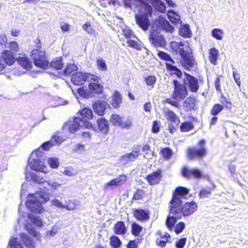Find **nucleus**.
Here are the masks:
<instances>
[{
    "mask_svg": "<svg viewBox=\"0 0 248 248\" xmlns=\"http://www.w3.org/2000/svg\"><path fill=\"white\" fill-rule=\"evenodd\" d=\"M41 150L42 148H38L31 154L25 170L26 180L38 184H46L45 175L48 172L45 165L46 154Z\"/></svg>",
    "mask_w": 248,
    "mask_h": 248,
    "instance_id": "obj_1",
    "label": "nucleus"
},
{
    "mask_svg": "<svg viewBox=\"0 0 248 248\" xmlns=\"http://www.w3.org/2000/svg\"><path fill=\"white\" fill-rule=\"evenodd\" d=\"M189 189L185 187L178 186L173 192L172 198L170 202V214L165 224L169 231H172L178 219L180 218V206L182 199H187L190 197Z\"/></svg>",
    "mask_w": 248,
    "mask_h": 248,
    "instance_id": "obj_2",
    "label": "nucleus"
},
{
    "mask_svg": "<svg viewBox=\"0 0 248 248\" xmlns=\"http://www.w3.org/2000/svg\"><path fill=\"white\" fill-rule=\"evenodd\" d=\"M155 28L153 26L150 29L149 40L155 48L164 47L167 43L166 39L163 34L158 31V30L172 32L174 29L169 22L162 16H159L158 19L155 20Z\"/></svg>",
    "mask_w": 248,
    "mask_h": 248,
    "instance_id": "obj_3",
    "label": "nucleus"
},
{
    "mask_svg": "<svg viewBox=\"0 0 248 248\" xmlns=\"http://www.w3.org/2000/svg\"><path fill=\"white\" fill-rule=\"evenodd\" d=\"M79 116L75 117L72 121L70 120L64 125L63 131H68L73 134L78 131L81 127L87 129L93 128V125L88 120L93 118V111L91 108H84L79 110Z\"/></svg>",
    "mask_w": 248,
    "mask_h": 248,
    "instance_id": "obj_4",
    "label": "nucleus"
},
{
    "mask_svg": "<svg viewBox=\"0 0 248 248\" xmlns=\"http://www.w3.org/2000/svg\"><path fill=\"white\" fill-rule=\"evenodd\" d=\"M41 190L34 194L29 195L26 202V206L32 212L41 214L44 208L42 205L46 203L49 199L51 192L48 188L44 186V189L40 188Z\"/></svg>",
    "mask_w": 248,
    "mask_h": 248,
    "instance_id": "obj_5",
    "label": "nucleus"
},
{
    "mask_svg": "<svg viewBox=\"0 0 248 248\" xmlns=\"http://www.w3.org/2000/svg\"><path fill=\"white\" fill-rule=\"evenodd\" d=\"M18 225L22 224L29 234L33 237H37L38 232L34 228L33 224L36 226H43L42 220L39 217L34 216L28 212H23L17 220Z\"/></svg>",
    "mask_w": 248,
    "mask_h": 248,
    "instance_id": "obj_6",
    "label": "nucleus"
},
{
    "mask_svg": "<svg viewBox=\"0 0 248 248\" xmlns=\"http://www.w3.org/2000/svg\"><path fill=\"white\" fill-rule=\"evenodd\" d=\"M88 81V89H85L84 87H80L77 89V93L81 97L88 98H92L94 94H100L103 92V86L101 84V78L93 75Z\"/></svg>",
    "mask_w": 248,
    "mask_h": 248,
    "instance_id": "obj_7",
    "label": "nucleus"
},
{
    "mask_svg": "<svg viewBox=\"0 0 248 248\" xmlns=\"http://www.w3.org/2000/svg\"><path fill=\"white\" fill-rule=\"evenodd\" d=\"M143 5V10L135 16L137 24L143 31H147L150 26V21L149 19L152 16L153 8L145 0H137Z\"/></svg>",
    "mask_w": 248,
    "mask_h": 248,
    "instance_id": "obj_8",
    "label": "nucleus"
},
{
    "mask_svg": "<svg viewBox=\"0 0 248 248\" xmlns=\"http://www.w3.org/2000/svg\"><path fill=\"white\" fill-rule=\"evenodd\" d=\"M31 56L36 66L44 69L49 67V61L46 58L44 49H33Z\"/></svg>",
    "mask_w": 248,
    "mask_h": 248,
    "instance_id": "obj_9",
    "label": "nucleus"
},
{
    "mask_svg": "<svg viewBox=\"0 0 248 248\" xmlns=\"http://www.w3.org/2000/svg\"><path fill=\"white\" fill-rule=\"evenodd\" d=\"M172 83L174 86V90L171 94L172 98L179 101L185 99L188 94L187 88L184 84H182L176 79H173Z\"/></svg>",
    "mask_w": 248,
    "mask_h": 248,
    "instance_id": "obj_10",
    "label": "nucleus"
},
{
    "mask_svg": "<svg viewBox=\"0 0 248 248\" xmlns=\"http://www.w3.org/2000/svg\"><path fill=\"white\" fill-rule=\"evenodd\" d=\"M180 56L181 58L182 65L186 70H190L196 63L191 51L182 50Z\"/></svg>",
    "mask_w": 248,
    "mask_h": 248,
    "instance_id": "obj_11",
    "label": "nucleus"
},
{
    "mask_svg": "<svg viewBox=\"0 0 248 248\" xmlns=\"http://www.w3.org/2000/svg\"><path fill=\"white\" fill-rule=\"evenodd\" d=\"M93 75L90 73L78 72L72 76L71 80L74 85L80 86L84 84L86 81L88 82L92 77H93Z\"/></svg>",
    "mask_w": 248,
    "mask_h": 248,
    "instance_id": "obj_12",
    "label": "nucleus"
},
{
    "mask_svg": "<svg viewBox=\"0 0 248 248\" xmlns=\"http://www.w3.org/2000/svg\"><path fill=\"white\" fill-rule=\"evenodd\" d=\"M185 78H183V84L188 87L191 93H196L199 89V84L198 79L194 76L184 72Z\"/></svg>",
    "mask_w": 248,
    "mask_h": 248,
    "instance_id": "obj_13",
    "label": "nucleus"
},
{
    "mask_svg": "<svg viewBox=\"0 0 248 248\" xmlns=\"http://www.w3.org/2000/svg\"><path fill=\"white\" fill-rule=\"evenodd\" d=\"M205 140H201L199 142V148H189L188 150L189 158L192 159L194 157L202 158L206 154V149L204 147Z\"/></svg>",
    "mask_w": 248,
    "mask_h": 248,
    "instance_id": "obj_14",
    "label": "nucleus"
},
{
    "mask_svg": "<svg viewBox=\"0 0 248 248\" xmlns=\"http://www.w3.org/2000/svg\"><path fill=\"white\" fill-rule=\"evenodd\" d=\"M182 204V203L180 206V213H181L184 216L191 215L197 209V204L194 202H186L183 206Z\"/></svg>",
    "mask_w": 248,
    "mask_h": 248,
    "instance_id": "obj_15",
    "label": "nucleus"
},
{
    "mask_svg": "<svg viewBox=\"0 0 248 248\" xmlns=\"http://www.w3.org/2000/svg\"><path fill=\"white\" fill-rule=\"evenodd\" d=\"M182 174L186 178L193 177L195 178H201L202 176V172L199 169H189L187 167H184L182 170Z\"/></svg>",
    "mask_w": 248,
    "mask_h": 248,
    "instance_id": "obj_16",
    "label": "nucleus"
},
{
    "mask_svg": "<svg viewBox=\"0 0 248 248\" xmlns=\"http://www.w3.org/2000/svg\"><path fill=\"white\" fill-rule=\"evenodd\" d=\"M127 176L125 174H122L119 177L112 179L108 182L104 186V189H106L108 187L114 188L123 185L126 181Z\"/></svg>",
    "mask_w": 248,
    "mask_h": 248,
    "instance_id": "obj_17",
    "label": "nucleus"
},
{
    "mask_svg": "<svg viewBox=\"0 0 248 248\" xmlns=\"http://www.w3.org/2000/svg\"><path fill=\"white\" fill-rule=\"evenodd\" d=\"M62 137L59 136H54L52 137L51 140L47 141L43 143L39 148H42V152H45L44 151H47L50 147H52L54 144L52 142L55 143L60 144L64 141Z\"/></svg>",
    "mask_w": 248,
    "mask_h": 248,
    "instance_id": "obj_18",
    "label": "nucleus"
},
{
    "mask_svg": "<svg viewBox=\"0 0 248 248\" xmlns=\"http://www.w3.org/2000/svg\"><path fill=\"white\" fill-rule=\"evenodd\" d=\"M162 178V170L158 169L153 173L147 175L146 178L147 182L151 185H155L158 184Z\"/></svg>",
    "mask_w": 248,
    "mask_h": 248,
    "instance_id": "obj_19",
    "label": "nucleus"
},
{
    "mask_svg": "<svg viewBox=\"0 0 248 248\" xmlns=\"http://www.w3.org/2000/svg\"><path fill=\"white\" fill-rule=\"evenodd\" d=\"M140 155V152L133 150L130 153H127L121 156V162L123 164H126L130 161H134Z\"/></svg>",
    "mask_w": 248,
    "mask_h": 248,
    "instance_id": "obj_20",
    "label": "nucleus"
},
{
    "mask_svg": "<svg viewBox=\"0 0 248 248\" xmlns=\"http://www.w3.org/2000/svg\"><path fill=\"white\" fill-rule=\"evenodd\" d=\"M0 57H2L4 61V63L6 65H12L16 61V58L14 56V53L10 50H4L1 53V56H0Z\"/></svg>",
    "mask_w": 248,
    "mask_h": 248,
    "instance_id": "obj_21",
    "label": "nucleus"
},
{
    "mask_svg": "<svg viewBox=\"0 0 248 248\" xmlns=\"http://www.w3.org/2000/svg\"><path fill=\"white\" fill-rule=\"evenodd\" d=\"M108 104L103 101H98L93 104L94 111L98 115L102 116L104 114Z\"/></svg>",
    "mask_w": 248,
    "mask_h": 248,
    "instance_id": "obj_22",
    "label": "nucleus"
},
{
    "mask_svg": "<svg viewBox=\"0 0 248 248\" xmlns=\"http://www.w3.org/2000/svg\"><path fill=\"white\" fill-rule=\"evenodd\" d=\"M134 216L137 220L144 221L149 219V215L147 210L136 209L134 211Z\"/></svg>",
    "mask_w": 248,
    "mask_h": 248,
    "instance_id": "obj_23",
    "label": "nucleus"
},
{
    "mask_svg": "<svg viewBox=\"0 0 248 248\" xmlns=\"http://www.w3.org/2000/svg\"><path fill=\"white\" fill-rule=\"evenodd\" d=\"M195 99L192 97H187L183 103L185 111L190 113L195 109Z\"/></svg>",
    "mask_w": 248,
    "mask_h": 248,
    "instance_id": "obj_24",
    "label": "nucleus"
},
{
    "mask_svg": "<svg viewBox=\"0 0 248 248\" xmlns=\"http://www.w3.org/2000/svg\"><path fill=\"white\" fill-rule=\"evenodd\" d=\"M176 63V62L173 61V62L167 63L166 66L167 70L169 72L170 75H175L178 78H181L183 74L181 70L179 69L176 65L174 64Z\"/></svg>",
    "mask_w": 248,
    "mask_h": 248,
    "instance_id": "obj_25",
    "label": "nucleus"
},
{
    "mask_svg": "<svg viewBox=\"0 0 248 248\" xmlns=\"http://www.w3.org/2000/svg\"><path fill=\"white\" fill-rule=\"evenodd\" d=\"M114 233L117 235H124L126 233L127 228L124 221H118L113 227Z\"/></svg>",
    "mask_w": 248,
    "mask_h": 248,
    "instance_id": "obj_26",
    "label": "nucleus"
},
{
    "mask_svg": "<svg viewBox=\"0 0 248 248\" xmlns=\"http://www.w3.org/2000/svg\"><path fill=\"white\" fill-rule=\"evenodd\" d=\"M97 126L100 131L104 134L108 133L109 129V125L106 119L101 117L97 120Z\"/></svg>",
    "mask_w": 248,
    "mask_h": 248,
    "instance_id": "obj_27",
    "label": "nucleus"
},
{
    "mask_svg": "<svg viewBox=\"0 0 248 248\" xmlns=\"http://www.w3.org/2000/svg\"><path fill=\"white\" fill-rule=\"evenodd\" d=\"M164 112L165 113V117L169 121L178 124L180 123V120L173 111L170 110V109L166 108L164 109Z\"/></svg>",
    "mask_w": 248,
    "mask_h": 248,
    "instance_id": "obj_28",
    "label": "nucleus"
},
{
    "mask_svg": "<svg viewBox=\"0 0 248 248\" xmlns=\"http://www.w3.org/2000/svg\"><path fill=\"white\" fill-rule=\"evenodd\" d=\"M64 65L62 57H58L53 59L50 63L49 62V67L54 68L56 70L61 69Z\"/></svg>",
    "mask_w": 248,
    "mask_h": 248,
    "instance_id": "obj_29",
    "label": "nucleus"
},
{
    "mask_svg": "<svg viewBox=\"0 0 248 248\" xmlns=\"http://www.w3.org/2000/svg\"><path fill=\"white\" fill-rule=\"evenodd\" d=\"M170 44L172 51L175 52L176 54L178 53L179 55H181V51L185 50L183 48L184 44L182 42H177L176 41H172L170 42Z\"/></svg>",
    "mask_w": 248,
    "mask_h": 248,
    "instance_id": "obj_30",
    "label": "nucleus"
},
{
    "mask_svg": "<svg viewBox=\"0 0 248 248\" xmlns=\"http://www.w3.org/2000/svg\"><path fill=\"white\" fill-rule=\"evenodd\" d=\"M18 63L24 68L29 69L32 67V63L27 57H18L16 59Z\"/></svg>",
    "mask_w": 248,
    "mask_h": 248,
    "instance_id": "obj_31",
    "label": "nucleus"
},
{
    "mask_svg": "<svg viewBox=\"0 0 248 248\" xmlns=\"http://www.w3.org/2000/svg\"><path fill=\"white\" fill-rule=\"evenodd\" d=\"M21 238L23 243L28 248H34V244L32 238L25 233H22Z\"/></svg>",
    "mask_w": 248,
    "mask_h": 248,
    "instance_id": "obj_32",
    "label": "nucleus"
},
{
    "mask_svg": "<svg viewBox=\"0 0 248 248\" xmlns=\"http://www.w3.org/2000/svg\"><path fill=\"white\" fill-rule=\"evenodd\" d=\"M179 34L184 37H190L191 34V31L190 28L187 24H183L181 26L179 30Z\"/></svg>",
    "mask_w": 248,
    "mask_h": 248,
    "instance_id": "obj_33",
    "label": "nucleus"
},
{
    "mask_svg": "<svg viewBox=\"0 0 248 248\" xmlns=\"http://www.w3.org/2000/svg\"><path fill=\"white\" fill-rule=\"evenodd\" d=\"M218 57V51L215 47H213L209 50V60L210 62L216 65Z\"/></svg>",
    "mask_w": 248,
    "mask_h": 248,
    "instance_id": "obj_34",
    "label": "nucleus"
},
{
    "mask_svg": "<svg viewBox=\"0 0 248 248\" xmlns=\"http://www.w3.org/2000/svg\"><path fill=\"white\" fill-rule=\"evenodd\" d=\"M168 19L173 24H178L181 22L180 16L174 10H171L168 15Z\"/></svg>",
    "mask_w": 248,
    "mask_h": 248,
    "instance_id": "obj_35",
    "label": "nucleus"
},
{
    "mask_svg": "<svg viewBox=\"0 0 248 248\" xmlns=\"http://www.w3.org/2000/svg\"><path fill=\"white\" fill-rule=\"evenodd\" d=\"M8 245L10 248H23L21 240L17 237L11 238L9 242Z\"/></svg>",
    "mask_w": 248,
    "mask_h": 248,
    "instance_id": "obj_36",
    "label": "nucleus"
},
{
    "mask_svg": "<svg viewBox=\"0 0 248 248\" xmlns=\"http://www.w3.org/2000/svg\"><path fill=\"white\" fill-rule=\"evenodd\" d=\"M122 103L121 94L117 91H116L113 95L112 105L114 108H118Z\"/></svg>",
    "mask_w": 248,
    "mask_h": 248,
    "instance_id": "obj_37",
    "label": "nucleus"
},
{
    "mask_svg": "<svg viewBox=\"0 0 248 248\" xmlns=\"http://www.w3.org/2000/svg\"><path fill=\"white\" fill-rule=\"evenodd\" d=\"M110 245L112 248H119L122 245V242L117 236L112 235L110 238Z\"/></svg>",
    "mask_w": 248,
    "mask_h": 248,
    "instance_id": "obj_38",
    "label": "nucleus"
},
{
    "mask_svg": "<svg viewBox=\"0 0 248 248\" xmlns=\"http://www.w3.org/2000/svg\"><path fill=\"white\" fill-rule=\"evenodd\" d=\"M78 67L77 65L74 63H68L63 70V74L67 76L72 74L73 72L77 71Z\"/></svg>",
    "mask_w": 248,
    "mask_h": 248,
    "instance_id": "obj_39",
    "label": "nucleus"
},
{
    "mask_svg": "<svg viewBox=\"0 0 248 248\" xmlns=\"http://www.w3.org/2000/svg\"><path fill=\"white\" fill-rule=\"evenodd\" d=\"M158 56L162 60H164L166 61V66L167 63H170V62H173L174 60L171 58V57L167 52L158 51Z\"/></svg>",
    "mask_w": 248,
    "mask_h": 248,
    "instance_id": "obj_40",
    "label": "nucleus"
},
{
    "mask_svg": "<svg viewBox=\"0 0 248 248\" xmlns=\"http://www.w3.org/2000/svg\"><path fill=\"white\" fill-rule=\"evenodd\" d=\"M142 229V227L136 222L133 223L131 225V232L135 236H139Z\"/></svg>",
    "mask_w": 248,
    "mask_h": 248,
    "instance_id": "obj_41",
    "label": "nucleus"
},
{
    "mask_svg": "<svg viewBox=\"0 0 248 248\" xmlns=\"http://www.w3.org/2000/svg\"><path fill=\"white\" fill-rule=\"evenodd\" d=\"M194 128V125L190 122L182 123L180 126V131L183 132H188Z\"/></svg>",
    "mask_w": 248,
    "mask_h": 248,
    "instance_id": "obj_42",
    "label": "nucleus"
},
{
    "mask_svg": "<svg viewBox=\"0 0 248 248\" xmlns=\"http://www.w3.org/2000/svg\"><path fill=\"white\" fill-rule=\"evenodd\" d=\"M223 109V106L220 104H215L210 111L211 115L217 116Z\"/></svg>",
    "mask_w": 248,
    "mask_h": 248,
    "instance_id": "obj_43",
    "label": "nucleus"
},
{
    "mask_svg": "<svg viewBox=\"0 0 248 248\" xmlns=\"http://www.w3.org/2000/svg\"><path fill=\"white\" fill-rule=\"evenodd\" d=\"M161 153L163 157L166 160L169 159L173 154L172 150L169 147L162 148L161 150Z\"/></svg>",
    "mask_w": 248,
    "mask_h": 248,
    "instance_id": "obj_44",
    "label": "nucleus"
},
{
    "mask_svg": "<svg viewBox=\"0 0 248 248\" xmlns=\"http://www.w3.org/2000/svg\"><path fill=\"white\" fill-rule=\"evenodd\" d=\"M211 34L217 40H221L223 38V31L221 29L216 28L212 30Z\"/></svg>",
    "mask_w": 248,
    "mask_h": 248,
    "instance_id": "obj_45",
    "label": "nucleus"
},
{
    "mask_svg": "<svg viewBox=\"0 0 248 248\" xmlns=\"http://www.w3.org/2000/svg\"><path fill=\"white\" fill-rule=\"evenodd\" d=\"M213 188L212 187H207L202 188L200 190L199 194L200 198H205L209 197Z\"/></svg>",
    "mask_w": 248,
    "mask_h": 248,
    "instance_id": "obj_46",
    "label": "nucleus"
},
{
    "mask_svg": "<svg viewBox=\"0 0 248 248\" xmlns=\"http://www.w3.org/2000/svg\"><path fill=\"white\" fill-rule=\"evenodd\" d=\"M122 120V118L118 114H112L111 116V123L115 125L120 126Z\"/></svg>",
    "mask_w": 248,
    "mask_h": 248,
    "instance_id": "obj_47",
    "label": "nucleus"
},
{
    "mask_svg": "<svg viewBox=\"0 0 248 248\" xmlns=\"http://www.w3.org/2000/svg\"><path fill=\"white\" fill-rule=\"evenodd\" d=\"M96 62L98 69L99 70L105 71L107 70V65L102 58L97 59Z\"/></svg>",
    "mask_w": 248,
    "mask_h": 248,
    "instance_id": "obj_48",
    "label": "nucleus"
},
{
    "mask_svg": "<svg viewBox=\"0 0 248 248\" xmlns=\"http://www.w3.org/2000/svg\"><path fill=\"white\" fill-rule=\"evenodd\" d=\"M186 227V224L184 222H179L177 224H176L175 226L173 229L174 230V232L176 234H179L181 233L183 230L185 229Z\"/></svg>",
    "mask_w": 248,
    "mask_h": 248,
    "instance_id": "obj_49",
    "label": "nucleus"
},
{
    "mask_svg": "<svg viewBox=\"0 0 248 248\" xmlns=\"http://www.w3.org/2000/svg\"><path fill=\"white\" fill-rule=\"evenodd\" d=\"M47 162L51 168L56 169L59 165V159L56 157L48 158Z\"/></svg>",
    "mask_w": 248,
    "mask_h": 248,
    "instance_id": "obj_50",
    "label": "nucleus"
},
{
    "mask_svg": "<svg viewBox=\"0 0 248 248\" xmlns=\"http://www.w3.org/2000/svg\"><path fill=\"white\" fill-rule=\"evenodd\" d=\"M144 195V192L142 189H138L134 194L133 200H141Z\"/></svg>",
    "mask_w": 248,
    "mask_h": 248,
    "instance_id": "obj_51",
    "label": "nucleus"
},
{
    "mask_svg": "<svg viewBox=\"0 0 248 248\" xmlns=\"http://www.w3.org/2000/svg\"><path fill=\"white\" fill-rule=\"evenodd\" d=\"M52 204L56 206L57 207L64 209L66 208L67 210H71L68 206L63 205L62 202L58 199H54L52 201Z\"/></svg>",
    "mask_w": 248,
    "mask_h": 248,
    "instance_id": "obj_52",
    "label": "nucleus"
},
{
    "mask_svg": "<svg viewBox=\"0 0 248 248\" xmlns=\"http://www.w3.org/2000/svg\"><path fill=\"white\" fill-rule=\"evenodd\" d=\"M146 84L148 86H153L156 81V78L154 76H149L145 78Z\"/></svg>",
    "mask_w": 248,
    "mask_h": 248,
    "instance_id": "obj_53",
    "label": "nucleus"
},
{
    "mask_svg": "<svg viewBox=\"0 0 248 248\" xmlns=\"http://www.w3.org/2000/svg\"><path fill=\"white\" fill-rule=\"evenodd\" d=\"M186 242V238L183 237L175 242V247L176 248H184Z\"/></svg>",
    "mask_w": 248,
    "mask_h": 248,
    "instance_id": "obj_54",
    "label": "nucleus"
},
{
    "mask_svg": "<svg viewBox=\"0 0 248 248\" xmlns=\"http://www.w3.org/2000/svg\"><path fill=\"white\" fill-rule=\"evenodd\" d=\"M232 69L233 70L232 73V76L233 79L236 83V84L239 86L240 87L241 85V81L240 80V75L239 74L236 72V68L234 67H232Z\"/></svg>",
    "mask_w": 248,
    "mask_h": 248,
    "instance_id": "obj_55",
    "label": "nucleus"
},
{
    "mask_svg": "<svg viewBox=\"0 0 248 248\" xmlns=\"http://www.w3.org/2000/svg\"><path fill=\"white\" fill-rule=\"evenodd\" d=\"M229 171L231 174V176L234 179H235L237 177V174L235 170V166L232 164H230L228 166Z\"/></svg>",
    "mask_w": 248,
    "mask_h": 248,
    "instance_id": "obj_56",
    "label": "nucleus"
},
{
    "mask_svg": "<svg viewBox=\"0 0 248 248\" xmlns=\"http://www.w3.org/2000/svg\"><path fill=\"white\" fill-rule=\"evenodd\" d=\"M132 126V123L130 120H127L126 121H124L122 119V123L120 125V127H122V128H125L128 129L131 126Z\"/></svg>",
    "mask_w": 248,
    "mask_h": 248,
    "instance_id": "obj_57",
    "label": "nucleus"
},
{
    "mask_svg": "<svg viewBox=\"0 0 248 248\" xmlns=\"http://www.w3.org/2000/svg\"><path fill=\"white\" fill-rule=\"evenodd\" d=\"M160 126L159 124L157 121H155L153 122L152 131L153 133L157 134L159 132Z\"/></svg>",
    "mask_w": 248,
    "mask_h": 248,
    "instance_id": "obj_58",
    "label": "nucleus"
},
{
    "mask_svg": "<svg viewBox=\"0 0 248 248\" xmlns=\"http://www.w3.org/2000/svg\"><path fill=\"white\" fill-rule=\"evenodd\" d=\"M46 185L54 189H56L61 186L58 182L52 181H46Z\"/></svg>",
    "mask_w": 248,
    "mask_h": 248,
    "instance_id": "obj_59",
    "label": "nucleus"
},
{
    "mask_svg": "<svg viewBox=\"0 0 248 248\" xmlns=\"http://www.w3.org/2000/svg\"><path fill=\"white\" fill-rule=\"evenodd\" d=\"M9 48L15 52H17L19 49L18 44L15 41H12L10 43Z\"/></svg>",
    "mask_w": 248,
    "mask_h": 248,
    "instance_id": "obj_60",
    "label": "nucleus"
},
{
    "mask_svg": "<svg viewBox=\"0 0 248 248\" xmlns=\"http://www.w3.org/2000/svg\"><path fill=\"white\" fill-rule=\"evenodd\" d=\"M179 100H173L171 98H167L165 100L166 103L170 104L176 108L179 107Z\"/></svg>",
    "mask_w": 248,
    "mask_h": 248,
    "instance_id": "obj_61",
    "label": "nucleus"
},
{
    "mask_svg": "<svg viewBox=\"0 0 248 248\" xmlns=\"http://www.w3.org/2000/svg\"><path fill=\"white\" fill-rule=\"evenodd\" d=\"M127 43L128 44V46L131 47L138 49L139 48V45L136 41L132 40V39H128L127 41Z\"/></svg>",
    "mask_w": 248,
    "mask_h": 248,
    "instance_id": "obj_62",
    "label": "nucleus"
},
{
    "mask_svg": "<svg viewBox=\"0 0 248 248\" xmlns=\"http://www.w3.org/2000/svg\"><path fill=\"white\" fill-rule=\"evenodd\" d=\"M155 8L162 13H164L166 11V6L163 1H161V2L158 4V5H157Z\"/></svg>",
    "mask_w": 248,
    "mask_h": 248,
    "instance_id": "obj_63",
    "label": "nucleus"
},
{
    "mask_svg": "<svg viewBox=\"0 0 248 248\" xmlns=\"http://www.w3.org/2000/svg\"><path fill=\"white\" fill-rule=\"evenodd\" d=\"M156 243L157 245V246L161 247H165L166 243L167 241L164 239L157 238L156 239Z\"/></svg>",
    "mask_w": 248,
    "mask_h": 248,
    "instance_id": "obj_64",
    "label": "nucleus"
}]
</instances>
